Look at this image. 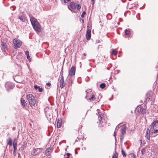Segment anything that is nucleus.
Instances as JSON below:
<instances>
[{"instance_id": "1", "label": "nucleus", "mask_w": 158, "mask_h": 158, "mask_svg": "<svg viewBox=\"0 0 158 158\" xmlns=\"http://www.w3.org/2000/svg\"><path fill=\"white\" fill-rule=\"evenodd\" d=\"M26 98L28 101L29 105L32 107H35L37 106L36 101L34 96L31 94L26 95Z\"/></svg>"}, {"instance_id": "2", "label": "nucleus", "mask_w": 158, "mask_h": 158, "mask_svg": "<svg viewBox=\"0 0 158 158\" xmlns=\"http://www.w3.org/2000/svg\"><path fill=\"white\" fill-rule=\"evenodd\" d=\"M98 121L102 127H104L106 123V118L105 117V114L101 112H98Z\"/></svg>"}, {"instance_id": "3", "label": "nucleus", "mask_w": 158, "mask_h": 158, "mask_svg": "<svg viewBox=\"0 0 158 158\" xmlns=\"http://www.w3.org/2000/svg\"><path fill=\"white\" fill-rule=\"evenodd\" d=\"M32 27L36 32L41 31V26L37 20H30Z\"/></svg>"}, {"instance_id": "4", "label": "nucleus", "mask_w": 158, "mask_h": 158, "mask_svg": "<svg viewBox=\"0 0 158 158\" xmlns=\"http://www.w3.org/2000/svg\"><path fill=\"white\" fill-rule=\"evenodd\" d=\"M151 126L150 130L152 133H156L158 132V120L153 122Z\"/></svg>"}, {"instance_id": "5", "label": "nucleus", "mask_w": 158, "mask_h": 158, "mask_svg": "<svg viewBox=\"0 0 158 158\" xmlns=\"http://www.w3.org/2000/svg\"><path fill=\"white\" fill-rule=\"evenodd\" d=\"M22 42L18 39L15 38L13 40V44L15 49H17L20 47L21 45Z\"/></svg>"}, {"instance_id": "6", "label": "nucleus", "mask_w": 158, "mask_h": 158, "mask_svg": "<svg viewBox=\"0 0 158 158\" xmlns=\"http://www.w3.org/2000/svg\"><path fill=\"white\" fill-rule=\"evenodd\" d=\"M76 4L75 3L71 2L70 4V6H68L69 9L73 12H76L77 10L76 9Z\"/></svg>"}, {"instance_id": "7", "label": "nucleus", "mask_w": 158, "mask_h": 158, "mask_svg": "<svg viewBox=\"0 0 158 158\" xmlns=\"http://www.w3.org/2000/svg\"><path fill=\"white\" fill-rule=\"evenodd\" d=\"M42 150V148H41L34 149L31 151V154L33 156H35L40 153L41 152Z\"/></svg>"}, {"instance_id": "8", "label": "nucleus", "mask_w": 158, "mask_h": 158, "mask_svg": "<svg viewBox=\"0 0 158 158\" xmlns=\"http://www.w3.org/2000/svg\"><path fill=\"white\" fill-rule=\"evenodd\" d=\"M76 71L75 67L74 66H72L70 70L69 71V75L71 76H72L75 75Z\"/></svg>"}, {"instance_id": "9", "label": "nucleus", "mask_w": 158, "mask_h": 158, "mask_svg": "<svg viewBox=\"0 0 158 158\" xmlns=\"http://www.w3.org/2000/svg\"><path fill=\"white\" fill-rule=\"evenodd\" d=\"M91 36V30L90 29H88L86 35V37L87 40H90Z\"/></svg>"}, {"instance_id": "10", "label": "nucleus", "mask_w": 158, "mask_h": 158, "mask_svg": "<svg viewBox=\"0 0 158 158\" xmlns=\"http://www.w3.org/2000/svg\"><path fill=\"white\" fill-rule=\"evenodd\" d=\"M60 86L61 89L63 88L65 85L64 83V77L62 76L61 79L60 81Z\"/></svg>"}, {"instance_id": "11", "label": "nucleus", "mask_w": 158, "mask_h": 158, "mask_svg": "<svg viewBox=\"0 0 158 158\" xmlns=\"http://www.w3.org/2000/svg\"><path fill=\"white\" fill-rule=\"evenodd\" d=\"M138 111L139 113L144 114L146 113V109L142 106H140L138 109Z\"/></svg>"}, {"instance_id": "12", "label": "nucleus", "mask_w": 158, "mask_h": 158, "mask_svg": "<svg viewBox=\"0 0 158 158\" xmlns=\"http://www.w3.org/2000/svg\"><path fill=\"white\" fill-rule=\"evenodd\" d=\"M17 141L16 139H14L13 143V146L14 149V152L16 151L17 147Z\"/></svg>"}, {"instance_id": "13", "label": "nucleus", "mask_w": 158, "mask_h": 158, "mask_svg": "<svg viewBox=\"0 0 158 158\" xmlns=\"http://www.w3.org/2000/svg\"><path fill=\"white\" fill-rule=\"evenodd\" d=\"M121 131L122 135H124L126 133V129L125 126H123L121 128Z\"/></svg>"}, {"instance_id": "14", "label": "nucleus", "mask_w": 158, "mask_h": 158, "mask_svg": "<svg viewBox=\"0 0 158 158\" xmlns=\"http://www.w3.org/2000/svg\"><path fill=\"white\" fill-rule=\"evenodd\" d=\"M62 120L61 119H58L57 122V126L58 128L61 127V126Z\"/></svg>"}, {"instance_id": "15", "label": "nucleus", "mask_w": 158, "mask_h": 158, "mask_svg": "<svg viewBox=\"0 0 158 158\" xmlns=\"http://www.w3.org/2000/svg\"><path fill=\"white\" fill-rule=\"evenodd\" d=\"M19 18L20 20H25V17L23 13H21L19 15Z\"/></svg>"}, {"instance_id": "16", "label": "nucleus", "mask_w": 158, "mask_h": 158, "mask_svg": "<svg viewBox=\"0 0 158 158\" xmlns=\"http://www.w3.org/2000/svg\"><path fill=\"white\" fill-rule=\"evenodd\" d=\"M21 105L23 107H25L27 105V103L24 99L21 98L20 100Z\"/></svg>"}, {"instance_id": "17", "label": "nucleus", "mask_w": 158, "mask_h": 158, "mask_svg": "<svg viewBox=\"0 0 158 158\" xmlns=\"http://www.w3.org/2000/svg\"><path fill=\"white\" fill-rule=\"evenodd\" d=\"M7 144L10 146H11L12 145V140L10 137H9L7 139Z\"/></svg>"}, {"instance_id": "18", "label": "nucleus", "mask_w": 158, "mask_h": 158, "mask_svg": "<svg viewBox=\"0 0 158 158\" xmlns=\"http://www.w3.org/2000/svg\"><path fill=\"white\" fill-rule=\"evenodd\" d=\"M125 35L127 36H129L130 34V31L129 29H126L125 31Z\"/></svg>"}, {"instance_id": "19", "label": "nucleus", "mask_w": 158, "mask_h": 158, "mask_svg": "<svg viewBox=\"0 0 158 158\" xmlns=\"http://www.w3.org/2000/svg\"><path fill=\"white\" fill-rule=\"evenodd\" d=\"M52 149L48 148L46 150V154L47 155H48L52 152Z\"/></svg>"}, {"instance_id": "20", "label": "nucleus", "mask_w": 158, "mask_h": 158, "mask_svg": "<svg viewBox=\"0 0 158 158\" xmlns=\"http://www.w3.org/2000/svg\"><path fill=\"white\" fill-rule=\"evenodd\" d=\"M117 51L114 49H113L112 51L110 52V53L111 55H116L117 54Z\"/></svg>"}, {"instance_id": "21", "label": "nucleus", "mask_w": 158, "mask_h": 158, "mask_svg": "<svg viewBox=\"0 0 158 158\" xmlns=\"http://www.w3.org/2000/svg\"><path fill=\"white\" fill-rule=\"evenodd\" d=\"M106 86V85L105 83H102L100 85V87L102 89L104 88Z\"/></svg>"}, {"instance_id": "22", "label": "nucleus", "mask_w": 158, "mask_h": 158, "mask_svg": "<svg viewBox=\"0 0 158 158\" xmlns=\"http://www.w3.org/2000/svg\"><path fill=\"white\" fill-rule=\"evenodd\" d=\"M118 154L115 152L114 155L112 156V158H118Z\"/></svg>"}, {"instance_id": "23", "label": "nucleus", "mask_w": 158, "mask_h": 158, "mask_svg": "<svg viewBox=\"0 0 158 158\" xmlns=\"http://www.w3.org/2000/svg\"><path fill=\"white\" fill-rule=\"evenodd\" d=\"M121 152L123 157H125L126 156V154L123 149H122Z\"/></svg>"}, {"instance_id": "24", "label": "nucleus", "mask_w": 158, "mask_h": 158, "mask_svg": "<svg viewBox=\"0 0 158 158\" xmlns=\"http://www.w3.org/2000/svg\"><path fill=\"white\" fill-rule=\"evenodd\" d=\"M27 145V143L26 142H24L23 144L22 148L23 149H24L26 148Z\"/></svg>"}, {"instance_id": "25", "label": "nucleus", "mask_w": 158, "mask_h": 158, "mask_svg": "<svg viewBox=\"0 0 158 158\" xmlns=\"http://www.w3.org/2000/svg\"><path fill=\"white\" fill-rule=\"evenodd\" d=\"M63 67H62V69H61V72H60V75L61 76V77H62V76H63Z\"/></svg>"}, {"instance_id": "26", "label": "nucleus", "mask_w": 158, "mask_h": 158, "mask_svg": "<svg viewBox=\"0 0 158 158\" xmlns=\"http://www.w3.org/2000/svg\"><path fill=\"white\" fill-rule=\"evenodd\" d=\"M95 96L94 95H92V96L89 98V100L90 101H93L94 99V98Z\"/></svg>"}, {"instance_id": "27", "label": "nucleus", "mask_w": 158, "mask_h": 158, "mask_svg": "<svg viewBox=\"0 0 158 158\" xmlns=\"http://www.w3.org/2000/svg\"><path fill=\"white\" fill-rule=\"evenodd\" d=\"M81 6L79 4H76V8H77V9H76L77 10H79L81 8Z\"/></svg>"}, {"instance_id": "28", "label": "nucleus", "mask_w": 158, "mask_h": 158, "mask_svg": "<svg viewBox=\"0 0 158 158\" xmlns=\"http://www.w3.org/2000/svg\"><path fill=\"white\" fill-rule=\"evenodd\" d=\"M150 133V130L148 128L146 131V136L148 135H150L149 134Z\"/></svg>"}, {"instance_id": "29", "label": "nucleus", "mask_w": 158, "mask_h": 158, "mask_svg": "<svg viewBox=\"0 0 158 158\" xmlns=\"http://www.w3.org/2000/svg\"><path fill=\"white\" fill-rule=\"evenodd\" d=\"M30 20H37L36 19H35V18H34L31 15H29Z\"/></svg>"}, {"instance_id": "30", "label": "nucleus", "mask_w": 158, "mask_h": 158, "mask_svg": "<svg viewBox=\"0 0 158 158\" xmlns=\"http://www.w3.org/2000/svg\"><path fill=\"white\" fill-rule=\"evenodd\" d=\"M145 148H143L141 150V153L142 154H143L145 152Z\"/></svg>"}, {"instance_id": "31", "label": "nucleus", "mask_w": 158, "mask_h": 158, "mask_svg": "<svg viewBox=\"0 0 158 158\" xmlns=\"http://www.w3.org/2000/svg\"><path fill=\"white\" fill-rule=\"evenodd\" d=\"M91 27V22L90 21H89L87 25V28H90Z\"/></svg>"}, {"instance_id": "32", "label": "nucleus", "mask_w": 158, "mask_h": 158, "mask_svg": "<svg viewBox=\"0 0 158 158\" xmlns=\"http://www.w3.org/2000/svg\"><path fill=\"white\" fill-rule=\"evenodd\" d=\"M12 87L11 86L9 85L7 88L6 89L7 91H9L10 89H12Z\"/></svg>"}, {"instance_id": "33", "label": "nucleus", "mask_w": 158, "mask_h": 158, "mask_svg": "<svg viewBox=\"0 0 158 158\" xmlns=\"http://www.w3.org/2000/svg\"><path fill=\"white\" fill-rule=\"evenodd\" d=\"M38 89L39 91L40 92H41L43 91V89L41 87L40 88V87H39Z\"/></svg>"}, {"instance_id": "34", "label": "nucleus", "mask_w": 158, "mask_h": 158, "mask_svg": "<svg viewBox=\"0 0 158 158\" xmlns=\"http://www.w3.org/2000/svg\"><path fill=\"white\" fill-rule=\"evenodd\" d=\"M27 58L29 60H28L29 62H31V58H30V56L29 55L27 56Z\"/></svg>"}, {"instance_id": "35", "label": "nucleus", "mask_w": 158, "mask_h": 158, "mask_svg": "<svg viewBox=\"0 0 158 158\" xmlns=\"http://www.w3.org/2000/svg\"><path fill=\"white\" fill-rule=\"evenodd\" d=\"M131 158H136L135 155L134 154H132L131 156Z\"/></svg>"}, {"instance_id": "36", "label": "nucleus", "mask_w": 158, "mask_h": 158, "mask_svg": "<svg viewBox=\"0 0 158 158\" xmlns=\"http://www.w3.org/2000/svg\"><path fill=\"white\" fill-rule=\"evenodd\" d=\"M86 14V12L85 11H83L82 13V14H81V17H84V15H85Z\"/></svg>"}, {"instance_id": "37", "label": "nucleus", "mask_w": 158, "mask_h": 158, "mask_svg": "<svg viewBox=\"0 0 158 158\" xmlns=\"http://www.w3.org/2000/svg\"><path fill=\"white\" fill-rule=\"evenodd\" d=\"M39 86H38L37 85H35L34 86V88L37 90V89H38L39 88Z\"/></svg>"}, {"instance_id": "38", "label": "nucleus", "mask_w": 158, "mask_h": 158, "mask_svg": "<svg viewBox=\"0 0 158 158\" xmlns=\"http://www.w3.org/2000/svg\"><path fill=\"white\" fill-rule=\"evenodd\" d=\"M25 54L26 56L29 55V52L28 51H27L25 52Z\"/></svg>"}, {"instance_id": "39", "label": "nucleus", "mask_w": 158, "mask_h": 158, "mask_svg": "<svg viewBox=\"0 0 158 158\" xmlns=\"http://www.w3.org/2000/svg\"><path fill=\"white\" fill-rule=\"evenodd\" d=\"M146 136V137L147 139L148 140H149L150 139V135H148Z\"/></svg>"}, {"instance_id": "40", "label": "nucleus", "mask_w": 158, "mask_h": 158, "mask_svg": "<svg viewBox=\"0 0 158 158\" xmlns=\"http://www.w3.org/2000/svg\"><path fill=\"white\" fill-rule=\"evenodd\" d=\"M46 85L48 86H49L51 85V83L50 82H48L47 83Z\"/></svg>"}, {"instance_id": "41", "label": "nucleus", "mask_w": 158, "mask_h": 158, "mask_svg": "<svg viewBox=\"0 0 158 158\" xmlns=\"http://www.w3.org/2000/svg\"><path fill=\"white\" fill-rule=\"evenodd\" d=\"M94 0H91V4L92 5L94 4Z\"/></svg>"}, {"instance_id": "42", "label": "nucleus", "mask_w": 158, "mask_h": 158, "mask_svg": "<svg viewBox=\"0 0 158 158\" xmlns=\"http://www.w3.org/2000/svg\"><path fill=\"white\" fill-rule=\"evenodd\" d=\"M61 1L62 2V3H63V2L65 4L66 3V1L65 0H61Z\"/></svg>"}, {"instance_id": "43", "label": "nucleus", "mask_w": 158, "mask_h": 158, "mask_svg": "<svg viewBox=\"0 0 158 158\" xmlns=\"http://www.w3.org/2000/svg\"><path fill=\"white\" fill-rule=\"evenodd\" d=\"M16 154V151L14 152V149L13 154L14 156H15Z\"/></svg>"}, {"instance_id": "44", "label": "nucleus", "mask_w": 158, "mask_h": 158, "mask_svg": "<svg viewBox=\"0 0 158 158\" xmlns=\"http://www.w3.org/2000/svg\"><path fill=\"white\" fill-rule=\"evenodd\" d=\"M118 126H117L116 127V128L115 129V131H117L118 130V129L119 128V127H118Z\"/></svg>"}, {"instance_id": "45", "label": "nucleus", "mask_w": 158, "mask_h": 158, "mask_svg": "<svg viewBox=\"0 0 158 158\" xmlns=\"http://www.w3.org/2000/svg\"><path fill=\"white\" fill-rule=\"evenodd\" d=\"M66 155L68 156L69 157V156L70 155V153H67Z\"/></svg>"}, {"instance_id": "46", "label": "nucleus", "mask_w": 158, "mask_h": 158, "mask_svg": "<svg viewBox=\"0 0 158 158\" xmlns=\"http://www.w3.org/2000/svg\"><path fill=\"white\" fill-rule=\"evenodd\" d=\"M116 131H114V136L115 137V135H116Z\"/></svg>"}, {"instance_id": "47", "label": "nucleus", "mask_w": 158, "mask_h": 158, "mask_svg": "<svg viewBox=\"0 0 158 158\" xmlns=\"http://www.w3.org/2000/svg\"><path fill=\"white\" fill-rule=\"evenodd\" d=\"M123 139V136H122L120 138V140H122V139Z\"/></svg>"}, {"instance_id": "48", "label": "nucleus", "mask_w": 158, "mask_h": 158, "mask_svg": "<svg viewBox=\"0 0 158 158\" xmlns=\"http://www.w3.org/2000/svg\"><path fill=\"white\" fill-rule=\"evenodd\" d=\"M20 154L19 152L18 153V157H20Z\"/></svg>"}, {"instance_id": "49", "label": "nucleus", "mask_w": 158, "mask_h": 158, "mask_svg": "<svg viewBox=\"0 0 158 158\" xmlns=\"http://www.w3.org/2000/svg\"><path fill=\"white\" fill-rule=\"evenodd\" d=\"M84 23V20H82L81 23Z\"/></svg>"}, {"instance_id": "50", "label": "nucleus", "mask_w": 158, "mask_h": 158, "mask_svg": "<svg viewBox=\"0 0 158 158\" xmlns=\"http://www.w3.org/2000/svg\"><path fill=\"white\" fill-rule=\"evenodd\" d=\"M84 55V56H86V54L85 53H84V54H83Z\"/></svg>"}, {"instance_id": "51", "label": "nucleus", "mask_w": 158, "mask_h": 158, "mask_svg": "<svg viewBox=\"0 0 158 158\" xmlns=\"http://www.w3.org/2000/svg\"><path fill=\"white\" fill-rule=\"evenodd\" d=\"M85 92H86V94H88V92H87V91H85Z\"/></svg>"}, {"instance_id": "52", "label": "nucleus", "mask_w": 158, "mask_h": 158, "mask_svg": "<svg viewBox=\"0 0 158 158\" xmlns=\"http://www.w3.org/2000/svg\"><path fill=\"white\" fill-rule=\"evenodd\" d=\"M75 153L76 154H77V152L76 151H75Z\"/></svg>"}, {"instance_id": "53", "label": "nucleus", "mask_w": 158, "mask_h": 158, "mask_svg": "<svg viewBox=\"0 0 158 158\" xmlns=\"http://www.w3.org/2000/svg\"><path fill=\"white\" fill-rule=\"evenodd\" d=\"M67 1H68V2H70V1L71 0H66Z\"/></svg>"}, {"instance_id": "54", "label": "nucleus", "mask_w": 158, "mask_h": 158, "mask_svg": "<svg viewBox=\"0 0 158 158\" xmlns=\"http://www.w3.org/2000/svg\"><path fill=\"white\" fill-rule=\"evenodd\" d=\"M117 24H118V25H119V23L118 22V23H117Z\"/></svg>"}, {"instance_id": "55", "label": "nucleus", "mask_w": 158, "mask_h": 158, "mask_svg": "<svg viewBox=\"0 0 158 158\" xmlns=\"http://www.w3.org/2000/svg\"><path fill=\"white\" fill-rule=\"evenodd\" d=\"M66 158H69V157L67 156V157H66Z\"/></svg>"}, {"instance_id": "56", "label": "nucleus", "mask_w": 158, "mask_h": 158, "mask_svg": "<svg viewBox=\"0 0 158 158\" xmlns=\"http://www.w3.org/2000/svg\"><path fill=\"white\" fill-rule=\"evenodd\" d=\"M22 21L23 22H24V21H25V20H22Z\"/></svg>"}, {"instance_id": "57", "label": "nucleus", "mask_w": 158, "mask_h": 158, "mask_svg": "<svg viewBox=\"0 0 158 158\" xmlns=\"http://www.w3.org/2000/svg\"><path fill=\"white\" fill-rule=\"evenodd\" d=\"M85 98H86V99H87V96H86L85 97Z\"/></svg>"}, {"instance_id": "58", "label": "nucleus", "mask_w": 158, "mask_h": 158, "mask_svg": "<svg viewBox=\"0 0 158 158\" xmlns=\"http://www.w3.org/2000/svg\"><path fill=\"white\" fill-rule=\"evenodd\" d=\"M101 20H100V22H99V23H101Z\"/></svg>"}]
</instances>
